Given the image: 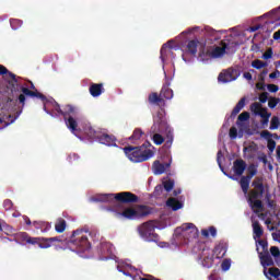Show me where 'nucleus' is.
Masks as SVG:
<instances>
[{"mask_svg":"<svg viewBox=\"0 0 280 280\" xmlns=\"http://www.w3.org/2000/svg\"><path fill=\"white\" fill-rule=\"evenodd\" d=\"M151 132L154 133L152 139L155 145H163L164 143V148L167 150L172 148V143H174V129L167 124V118H165L163 112H158L156 116L153 118ZM162 135H165L166 141Z\"/></svg>","mask_w":280,"mask_h":280,"instance_id":"obj_1","label":"nucleus"},{"mask_svg":"<svg viewBox=\"0 0 280 280\" xmlns=\"http://www.w3.org/2000/svg\"><path fill=\"white\" fill-rule=\"evenodd\" d=\"M252 187L254 189L247 190V202L249 205V208L254 213H264V201H261V198H264V194H266V186L264 185V177H256L253 183Z\"/></svg>","mask_w":280,"mask_h":280,"instance_id":"obj_2","label":"nucleus"},{"mask_svg":"<svg viewBox=\"0 0 280 280\" xmlns=\"http://www.w3.org/2000/svg\"><path fill=\"white\" fill-rule=\"evenodd\" d=\"M150 148H152V144L147 141L138 147H124L122 152L131 163H145V161H150L154 156V151Z\"/></svg>","mask_w":280,"mask_h":280,"instance_id":"obj_3","label":"nucleus"},{"mask_svg":"<svg viewBox=\"0 0 280 280\" xmlns=\"http://www.w3.org/2000/svg\"><path fill=\"white\" fill-rule=\"evenodd\" d=\"M89 231L84 230H74L68 245L75 253H86V250L91 249V242H89Z\"/></svg>","mask_w":280,"mask_h":280,"instance_id":"obj_4","label":"nucleus"},{"mask_svg":"<svg viewBox=\"0 0 280 280\" xmlns=\"http://www.w3.org/2000/svg\"><path fill=\"white\" fill-rule=\"evenodd\" d=\"M98 200L101 202H109L110 205H114V202H121L122 205H135L139 202V196L130 191H122L118 194L102 195Z\"/></svg>","mask_w":280,"mask_h":280,"instance_id":"obj_5","label":"nucleus"},{"mask_svg":"<svg viewBox=\"0 0 280 280\" xmlns=\"http://www.w3.org/2000/svg\"><path fill=\"white\" fill-rule=\"evenodd\" d=\"M150 213H152L150 207L140 205L136 208H125L124 211L119 213V215H122V218H126V220H139L140 218H145L147 215H150Z\"/></svg>","mask_w":280,"mask_h":280,"instance_id":"obj_6","label":"nucleus"},{"mask_svg":"<svg viewBox=\"0 0 280 280\" xmlns=\"http://www.w3.org/2000/svg\"><path fill=\"white\" fill-rule=\"evenodd\" d=\"M21 92H22V94L19 95L18 100H19L20 104H22V106H25V97H37V100H40L42 102H44L45 113H47V115H51V117H54V114H51V112L47 110V102H49V100H47V96H45V94L38 92V90L32 91L27 88H21Z\"/></svg>","mask_w":280,"mask_h":280,"instance_id":"obj_7","label":"nucleus"},{"mask_svg":"<svg viewBox=\"0 0 280 280\" xmlns=\"http://www.w3.org/2000/svg\"><path fill=\"white\" fill-rule=\"evenodd\" d=\"M155 230L154 223L149 221L138 228V233L145 242H159V234H156Z\"/></svg>","mask_w":280,"mask_h":280,"instance_id":"obj_8","label":"nucleus"},{"mask_svg":"<svg viewBox=\"0 0 280 280\" xmlns=\"http://www.w3.org/2000/svg\"><path fill=\"white\" fill-rule=\"evenodd\" d=\"M62 117L65 119L67 128H69L71 132H75L78 130V120L73 118L75 117V107L72 105H65Z\"/></svg>","mask_w":280,"mask_h":280,"instance_id":"obj_9","label":"nucleus"},{"mask_svg":"<svg viewBox=\"0 0 280 280\" xmlns=\"http://www.w3.org/2000/svg\"><path fill=\"white\" fill-rule=\"evenodd\" d=\"M229 49V44L226 42L221 40V46H215L211 51H206L205 49L199 51V58L201 60H209V58H222L226 50Z\"/></svg>","mask_w":280,"mask_h":280,"instance_id":"obj_10","label":"nucleus"},{"mask_svg":"<svg viewBox=\"0 0 280 280\" xmlns=\"http://www.w3.org/2000/svg\"><path fill=\"white\" fill-rule=\"evenodd\" d=\"M240 75H242L240 69L230 67L219 73L218 81L222 82V84H229V82H235Z\"/></svg>","mask_w":280,"mask_h":280,"instance_id":"obj_11","label":"nucleus"},{"mask_svg":"<svg viewBox=\"0 0 280 280\" xmlns=\"http://www.w3.org/2000/svg\"><path fill=\"white\" fill-rule=\"evenodd\" d=\"M248 175L242 176L240 179L241 189L244 194V196L248 195V189H250V180L254 176L257 175V167H255V164H252L247 168Z\"/></svg>","mask_w":280,"mask_h":280,"instance_id":"obj_12","label":"nucleus"},{"mask_svg":"<svg viewBox=\"0 0 280 280\" xmlns=\"http://www.w3.org/2000/svg\"><path fill=\"white\" fill-rule=\"evenodd\" d=\"M182 236L187 240V242H191L194 240H198V228L194 223H185L180 226Z\"/></svg>","mask_w":280,"mask_h":280,"instance_id":"obj_13","label":"nucleus"},{"mask_svg":"<svg viewBox=\"0 0 280 280\" xmlns=\"http://www.w3.org/2000/svg\"><path fill=\"white\" fill-rule=\"evenodd\" d=\"M258 257L260 260V266L264 268L265 277L272 280V278L268 276V267L275 266V260L272 259V256H270V252H258Z\"/></svg>","mask_w":280,"mask_h":280,"instance_id":"obj_14","label":"nucleus"},{"mask_svg":"<svg viewBox=\"0 0 280 280\" xmlns=\"http://www.w3.org/2000/svg\"><path fill=\"white\" fill-rule=\"evenodd\" d=\"M200 259L203 268H211V266H213V250L207 246L203 247Z\"/></svg>","mask_w":280,"mask_h":280,"instance_id":"obj_15","label":"nucleus"},{"mask_svg":"<svg viewBox=\"0 0 280 280\" xmlns=\"http://www.w3.org/2000/svg\"><path fill=\"white\" fill-rule=\"evenodd\" d=\"M54 242H62V238L55 236V237H35V246L37 245L39 248H51V244Z\"/></svg>","mask_w":280,"mask_h":280,"instance_id":"obj_16","label":"nucleus"},{"mask_svg":"<svg viewBox=\"0 0 280 280\" xmlns=\"http://www.w3.org/2000/svg\"><path fill=\"white\" fill-rule=\"evenodd\" d=\"M261 139L267 140V148L269 151L275 152V148H277V142L272 139V133L268 130H262L260 132Z\"/></svg>","mask_w":280,"mask_h":280,"instance_id":"obj_17","label":"nucleus"},{"mask_svg":"<svg viewBox=\"0 0 280 280\" xmlns=\"http://www.w3.org/2000/svg\"><path fill=\"white\" fill-rule=\"evenodd\" d=\"M116 141H117V138H115V136L113 135L103 133L98 136V143H102L103 145H108V147L117 145Z\"/></svg>","mask_w":280,"mask_h":280,"instance_id":"obj_18","label":"nucleus"},{"mask_svg":"<svg viewBox=\"0 0 280 280\" xmlns=\"http://www.w3.org/2000/svg\"><path fill=\"white\" fill-rule=\"evenodd\" d=\"M172 162L161 163L160 161H155L153 163V172L156 175L165 174L167 170H170Z\"/></svg>","mask_w":280,"mask_h":280,"instance_id":"obj_19","label":"nucleus"},{"mask_svg":"<svg viewBox=\"0 0 280 280\" xmlns=\"http://www.w3.org/2000/svg\"><path fill=\"white\" fill-rule=\"evenodd\" d=\"M233 171L236 176H242L246 172V161L242 159H236L233 162Z\"/></svg>","mask_w":280,"mask_h":280,"instance_id":"obj_20","label":"nucleus"},{"mask_svg":"<svg viewBox=\"0 0 280 280\" xmlns=\"http://www.w3.org/2000/svg\"><path fill=\"white\" fill-rule=\"evenodd\" d=\"M277 14V10L273 9L268 13H265L262 16H260V19H271V20H267L265 23H262L261 25H266L267 30H271V32L275 30V20L273 16Z\"/></svg>","mask_w":280,"mask_h":280,"instance_id":"obj_21","label":"nucleus"},{"mask_svg":"<svg viewBox=\"0 0 280 280\" xmlns=\"http://www.w3.org/2000/svg\"><path fill=\"white\" fill-rule=\"evenodd\" d=\"M90 95L92 97H100L102 93H104V84L103 83H92L89 88Z\"/></svg>","mask_w":280,"mask_h":280,"instance_id":"obj_22","label":"nucleus"},{"mask_svg":"<svg viewBox=\"0 0 280 280\" xmlns=\"http://www.w3.org/2000/svg\"><path fill=\"white\" fill-rule=\"evenodd\" d=\"M16 240H19V242H25L26 244H31L32 246H36V237H32L30 236V234H27V232H20L16 234Z\"/></svg>","mask_w":280,"mask_h":280,"instance_id":"obj_23","label":"nucleus"},{"mask_svg":"<svg viewBox=\"0 0 280 280\" xmlns=\"http://www.w3.org/2000/svg\"><path fill=\"white\" fill-rule=\"evenodd\" d=\"M200 42L198 39H191L186 45V54H189L190 56H196L198 54V45Z\"/></svg>","mask_w":280,"mask_h":280,"instance_id":"obj_24","label":"nucleus"},{"mask_svg":"<svg viewBox=\"0 0 280 280\" xmlns=\"http://www.w3.org/2000/svg\"><path fill=\"white\" fill-rule=\"evenodd\" d=\"M166 207L172 209V211H178L179 209H183V202L174 197H171L166 200Z\"/></svg>","mask_w":280,"mask_h":280,"instance_id":"obj_25","label":"nucleus"},{"mask_svg":"<svg viewBox=\"0 0 280 280\" xmlns=\"http://www.w3.org/2000/svg\"><path fill=\"white\" fill-rule=\"evenodd\" d=\"M252 226H253L254 240H260V237L264 235V228H261V224L259 223V221H254Z\"/></svg>","mask_w":280,"mask_h":280,"instance_id":"obj_26","label":"nucleus"},{"mask_svg":"<svg viewBox=\"0 0 280 280\" xmlns=\"http://www.w3.org/2000/svg\"><path fill=\"white\" fill-rule=\"evenodd\" d=\"M245 106H246V97H242L233 108L231 113V117L232 118L237 117V115H240V113L242 112V108H244Z\"/></svg>","mask_w":280,"mask_h":280,"instance_id":"obj_27","label":"nucleus"},{"mask_svg":"<svg viewBox=\"0 0 280 280\" xmlns=\"http://www.w3.org/2000/svg\"><path fill=\"white\" fill-rule=\"evenodd\" d=\"M0 75H4L5 78H10L15 84L19 83V79H16V74L10 72L5 66L0 65Z\"/></svg>","mask_w":280,"mask_h":280,"instance_id":"obj_28","label":"nucleus"},{"mask_svg":"<svg viewBox=\"0 0 280 280\" xmlns=\"http://www.w3.org/2000/svg\"><path fill=\"white\" fill-rule=\"evenodd\" d=\"M250 110L254 113V115H258V117H261L266 112H268V108L261 107V104L259 103H253L250 105Z\"/></svg>","mask_w":280,"mask_h":280,"instance_id":"obj_29","label":"nucleus"},{"mask_svg":"<svg viewBox=\"0 0 280 280\" xmlns=\"http://www.w3.org/2000/svg\"><path fill=\"white\" fill-rule=\"evenodd\" d=\"M160 95L162 100H172L174 97V91L170 89V85H163Z\"/></svg>","mask_w":280,"mask_h":280,"instance_id":"obj_30","label":"nucleus"},{"mask_svg":"<svg viewBox=\"0 0 280 280\" xmlns=\"http://www.w3.org/2000/svg\"><path fill=\"white\" fill-rule=\"evenodd\" d=\"M142 137L143 130H141V128H136L132 135L128 138V141H130V143H137V141L141 140Z\"/></svg>","mask_w":280,"mask_h":280,"instance_id":"obj_31","label":"nucleus"},{"mask_svg":"<svg viewBox=\"0 0 280 280\" xmlns=\"http://www.w3.org/2000/svg\"><path fill=\"white\" fill-rule=\"evenodd\" d=\"M148 100L150 104H163V102H165L161 94L159 95V93L156 92H152L151 94H149Z\"/></svg>","mask_w":280,"mask_h":280,"instance_id":"obj_32","label":"nucleus"},{"mask_svg":"<svg viewBox=\"0 0 280 280\" xmlns=\"http://www.w3.org/2000/svg\"><path fill=\"white\" fill-rule=\"evenodd\" d=\"M33 226H35V229L42 230V233H47L51 229V225L49 223L43 221L33 222Z\"/></svg>","mask_w":280,"mask_h":280,"instance_id":"obj_33","label":"nucleus"},{"mask_svg":"<svg viewBox=\"0 0 280 280\" xmlns=\"http://www.w3.org/2000/svg\"><path fill=\"white\" fill-rule=\"evenodd\" d=\"M67 229V221L65 219H59L55 224V230L57 233H65Z\"/></svg>","mask_w":280,"mask_h":280,"instance_id":"obj_34","label":"nucleus"},{"mask_svg":"<svg viewBox=\"0 0 280 280\" xmlns=\"http://www.w3.org/2000/svg\"><path fill=\"white\" fill-rule=\"evenodd\" d=\"M212 254L217 255V257L220 259V257H224V255H226V247H224L222 244H219L214 247Z\"/></svg>","mask_w":280,"mask_h":280,"instance_id":"obj_35","label":"nucleus"},{"mask_svg":"<svg viewBox=\"0 0 280 280\" xmlns=\"http://www.w3.org/2000/svg\"><path fill=\"white\" fill-rule=\"evenodd\" d=\"M259 34L261 35L262 40H268L270 34H272V28H267L266 25L260 24Z\"/></svg>","mask_w":280,"mask_h":280,"instance_id":"obj_36","label":"nucleus"},{"mask_svg":"<svg viewBox=\"0 0 280 280\" xmlns=\"http://www.w3.org/2000/svg\"><path fill=\"white\" fill-rule=\"evenodd\" d=\"M209 233L211 237H215V235H218V230L215 229V226H210L208 230L207 229L201 230V235L203 237H209Z\"/></svg>","mask_w":280,"mask_h":280,"instance_id":"obj_37","label":"nucleus"},{"mask_svg":"<svg viewBox=\"0 0 280 280\" xmlns=\"http://www.w3.org/2000/svg\"><path fill=\"white\" fill-rule=\"evenodd\" d=\"M162 187L163 189L170 194V191H172V189H174V179H167V180H164L162 183Z\"/></svg>","mask_w":280,"mask_h":280,"instance_id":"obj_38","label":"nucleus"},{"mask_svg":"<svg viewBox=\"0 0 280 280\" xmlns=\"http://www.w3.org/2000/svg\"><path fill=\"white\" fill-rule=\"evenodd\" d=\"M267 273H268V277H270V279H272V277L275 279H279V277H280V269L277 268V267H271V268H269Z\"/></svg>","mask_w":280,"mask_h":280,"instance_id":"obj_39","label":"nucleus"},{"mask_svg":"<svg viewBox=\"0 0 280 280\" xmlns=\"http://www.w3.org/2000/svg\"><path fill=\"white\" fill-rule=\"evenodd\" d=\"M271 113L266 112L265 114H260L261 117V127L265 128L266 126H268V122L270 121V117H271Z\"/></svg>","mask_w":280,"mask_h":280,"instance_id":"obj_40","label":"nucleus"},{"mask_svg":"<svg viewBox=\"0 0 280 280\" xmlns=\"http://www.w3.org/2000/svg\"><path fill=\"white\" fill-rule=\"evenodd\" d=\"M280 126L279 117L273 116L270 121L269 130H278Z\"/></svg>","mask_w":280,"mask_h":280,"instance_id":"obj_41","label":"nucleus"},{"mask_svg":"<svg viewBox=\"0 0 280 280\" xmlns=\"http://www.w3.org/2000/svg\"><path fill=\"white\" fill-rule=\"evenodd\" d=\"M163 191H165V188H163V185L155 186L153 191L154 198H161L163 196Z\"/></svg>","mask_w":280,"mask_h":280,"instance_id":"obj_42","label":"nucleus"},{"mask_svg":"<svg viewBox=\"0 0 280 280\" xmlns=\"http://www.w3.org/2000/svg\"><path fill=\"white\" fill-rule=\"evenodd\" d=\"M267 66H268V63H266L259 59H256L252 62V67L254 69H264V67H267Z\"/></svg>","mask_w":280,"mask_h":280,"instance_id":"obj_43","label":"nucleus"},{"mask_svg":"<svg viewBox=\"0 0 280 280\" xmlns=\"http://www.w3.org/2000/svg\"><path fill=\"white\" fill-rule=\"evenodd\" d=\"M248 119H250V114L248 112H243L237 117V124H240V121H248Z\"/></svg>","mask_w":280,"mask_h":280,"instance_id":"obj_44","label":"nucleus"},{"mask_svg":"<svg viewBox=\"0 0 280 280\" xmlns=\"http://www.w3.org/2000/svg\"><path fill=\"white\" fill-rule=\"evenodd\" d=\"M86 135L90 137V139H100V133H97V131H95L93 128H89Z\"/></svg>","mask_w":280,"mask_h":280,"instance_id":"obj_45","label":"nucleus"},{"mask_svg":"<svg viewBox=\"0 0 280 280\" xmlns=\"http://www.w3.org/2000/svg\"><path fill=\"white\" fill-rule=\"evenodd\" d=\"M68 161L70 163H79L80 162V155H78V153H70L68 155Z\"/></svg>","mask_w":280,"mask_h":280,"instance_id":"obj_46","label":"nucleus"},{"mask_svg":"<svg viewBox=\"0 0 280 280\" xmlns=\"http://www.w3.org/2000/svg\"><path fill=\"white\" fill-rule=\"evenodd\" d=\"M280 98L278 97H270L268 102L269 108H277V104H279Z\"/></svg>","mask_w":280,"mask_h":280,"instance_id":"obj_47","label":"nucleus"},{"mask_svg":"<svg viewBox=\"0 0 280 280\" xmlns=\"http://www.w3.org/2000/svg\"><path fill=\"white\" fill-rule=\"evenodd\" d=\"M270 253H271V255L275 257V259H279V257H280L279 247H277V246H271V247H270Z\"/></svg>","mask_w":280,"mask_h":280,"instance_id":"obj_48","label":"nucleus"},{"mask_svg":"<svg viewBox=\"0 0 280 280\" xmlns=\"http://www.w3.org/2000/svg\"><path fill=\"white\" fill-rule=\"evenodd\" d=\"M258 244H259V246H261L262 253H268V241L259 240Z\"/></svg>","mask_w":280,"mask_h":280,"instance_id":"obj_49","label":"nucleus"},{"mask_svg":"<svg viewBox=\"0 0 280 280\" xmlns=\"http://www.w3.org/2000/svg\"><path fill=\"white\" fill-rule=\"evenodd\" d=\"M167 47H168L167 44H163V46L160 50V54H161L160 58L162 60H165V56H167Z\"/></svg>","mask_w":280,"mask_h":280,"instance_id":"obj_50","label":"nucleus"},{"mask_svg":"<svg viewBox=\"0 0 280 280\" xmlns=\"http://www.w3.org/2000/svg\"><path fill=\"white\" fill-rule=\"evenodd\" d=\"M12 207H13L12 200L5 199L3 201V208L5 209V211H10V209H12Z\"/></svg>","mask_w":280,"mask_h":280,"instance_id":"obj_51","label":"nucleus"},{"mask_svg":"<svg viewBox=\"0 0 280 280\" xmlns=\"http://www.w3.org/2000/svg\"><path fill=\"white\" fill-rule=\"evenodd\" d=\"M259 102L260 104H266V102H268V92H262L259 95Z\"/></svg>","mask_w":280,"mask_h":280,"instance_id":"obj_52","label":"nucleus"},{"mask_svg":"<svg viewBox=\"0 0 280 280\" xmlns=\"http://www.w3.org/2000/svg\"><path fill=\"white\" fill-rule=\"evenodd\" d=\"M264 60H270L272 58V48L267 49L262 55Z\"/></svg>","mask_w":280,"mask_h":280,"instance_id":"obj_53","label":"nucleus"},{"mask_svg":"<svg viewBox=\"0 0 280 280\" xmlns=\"http://www.w3.org/2000/svg\"><path fill=\"white\" fill-rule=\"evenodd\" d=\"M267 89L269 93H277V91H279V85L271 83L267 85Z\"/></svg>","mask_w":280,"mask_h":280,"instance_id":"obj_54","label":"nucleus"},{"mask_svg":"<svg viewBox=\"0 0 280 280\" xmlns=\"http://www.w3.org/2000/svg\"><path fill=\"white\" fill-rule=\"evenodd\" d=\"M230 139H237V128H235V127H232L231 129H230Z\"/></svg>","mask_w":280,"mask_h":280,"instance_id":"obj_55","label":"nucleus"},{"mask_svg":"<svg viewBox=\"0 0 280 280\" xmlns=\"http://www.w3.org/2000/svg\"><path fill=\"white\" fill-rule=\"evenodd\" d=\"M221 268L222 270L226 271L231 268V262L229 260H224L222 264H221Z\"/></svg>","mask_w":280,"mask_h":280,"instance_id":"obj_56","label":"nucleus"},{"mask_svg":"<svg viewBox=\"0 0 280 280\" xmlns=\"http://www.w3.org/2000/svg\"><path fill=\"white\" fill-rule=\"evenodd\" d=\"M10 23H11V27L13 30H16V25H22L23 24V22H21V20H11Z\"/></svg>","mask_w":280,"mask_h":280,"instance_id":"obj_57","label":"nucleus"},{"mask_svg":"<svg viewBox=\"0 0 280 280\" xmlns=\"http://www.w3.org/2000/svg\"><path fill=\"white\" fill-rule=\"evenodd\" d=\"M54 108H55L56 113H58V115H61V116H62L63 108H60V104H58L57 102H55Z\"/></svg>","mask_w":280,"mask_h":280,"instance_id":"obj_58","label":"nucleus"},{"mask_svg":"<svg viewBox=\"0 0 280 280\" xmlns=\"http://www.w3.org/2000/svg\"><path fill=\"white\" fill-rule=\"evenodd\" d=\"M266 75H268V70H262L258 77L259 82H264L266 80Z\"/></svg>","mask_w":280,"mask_h":280,"instance_id":"obj_59","label":"nucleus"},{"mask_svg":"<svg viewBox=\"0 0 280 280\" xmlns=\"http://www.w3.org/2000/svg\"><path fill=\"white\" fill-rule=\"evenodd\" d=\"M256 89H258V91H266V84H264V81H260L256 84Z\"/></svg>","mask_w":280,"mask_h":280,"instance_id":"obj_60","label":"nucleus"},{"mask_svg":"<svg viewBox=\"0 0 280 280\" xmlns=\"http://www.w3.org/2000/svg\"><path fill=\"white\" fill-rule=\"evenodd\" d=\"M258 30H261V24H256L249 27V32H258Z\"/></svg>","mask_w":280,"mask_h":280,"instance_id":"obj_61","label":"nucleus"},{"mask_svg":"<svg viewBox=\"0 0 280 280\" xmlns=\"http://www.w3.org/2000/svg\"><path fill=\"white\" fill-rule=\"evenodd\" d=\"M243 78H245V80L250 81V80H253V74H250V72H244Z\"/></svg>","mask_w":280,"mask_h":280,"instance_id":"obj_62","label":"nucleus"},{"mask_svg":"<svg viewBox=\"0 0 280 280\" xmlns=\"http://www.w3.org/2000/svg\"><path fill=\"white\" fill-rule=\"evenodd\" d=\"M273 40H280V30L273 33Z\"/></svg>","mask_w":280,"mask_h":280,"instance_id":"obj_63","label":"nucleus"},{"mask_svg":"<svg viewBox=\"0 0 280 280\" xmlns=\"http://www.w3.org/2000/svg\"><path fill=\"white\" fill-rule=\"evenodd\" d=\"M272 237L273 240H277V237L279 238L278 242L280 243V232L279 233H272Z\"/></svg>","mask_w":280,"mask_h":280,"instance_id":"obj_64","label":"nucleus"}]
</instances>
